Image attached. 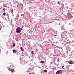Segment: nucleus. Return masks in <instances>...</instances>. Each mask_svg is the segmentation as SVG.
<instances>
[{"label":"nucleus","mask_w":74,"mask_h":74,"mask_svg":"<svg viewBox=\"0 0 74 74\" xmlns=\"http://www.w3.org/2000/svg\"><path fill=\"white\" fill-rule=\"evenodd\" d=\"M14 69H11V72H14Z\"/></svg>","instance_id":"obj_7"},{"label":"nucleus","mask_w":74,"mask_h":74,"mask_svg":"<svg viewBox=\"0 0 74 74\" xmlns=\"http://www.w3.org/2000/svg\"><path fill=\"white\" fill-rule=\"evenodd\" d=\"M32 74H34V73H33Z\"/></svg>","instance_id":"obj_24"},{"label":"nucleus","mask_w":74,"mask_h":74,"mask_svg":"<svg viewBox=\"0 0 74 74\" xmlns=\"http://www.w3.org/2000/svg\"><path fill=\"white\" fill-rule=\"evenodd\" d=\"M58 62L59 61V58H58Z\"/></svg>","instance_id":"obj_18"},{"label":"nucleus","mask_w":74,"mask_h":74,"mask_svg":"<svg viewBox=\"0 0 74 74\" xmlns=\"http://www.w3.org/2000/svg\"><path fill=\"white\" fill-rule=\"evenodd\" d=\"M33 51H32V52H31V53H32V54H33Z\"/></svg>","instance_id":"obj_15"},{"label":"nucleus","mask_w":74,"mask_h":74,"mask_svg":"<svg viewBox=\"0 0 74 74\" xmlns=\"http://www.w3.org/2000/svg\"><path fill=\"white\" fill-rule=\"evenodd\" d=\"M20 49H21L22 51H24V49H23V48L22 47H20Z\"/></svg>","instance_id":"obj_4"},{"label":"nucleus","mask_w":74,"mask_h":74,"mask_svg":"<svg viewBox=\"0 0 74 74\" xmlns=\"http://www.w3.org/2000/svg\"><path fill=\"white\" fill-rule=\"evenodd\" d=\"M68 63L69 64H73V61H68Z\"/></svg>","instance_id":"obj_3"},{"label":"nucleus","mask_w":74,"mask_h":74,"mask_svg":"<svg viewBox=\"0 0 74 74\" xmlns=\"http://www.w3.org/2000/svg\"><path fill=\"white\" fill-rule=\"evenodd\" d=\"M21 16H23V14H21Z\"/></svg>","instance_id":"obj_17"},{"label":"nucleus","mask_w":74,"mask_h":74,"mask_svg":"<svg viewBox=\"0 0 74 74\" xmlns=\"http://www.w3.org/2000/svg\"><path fill=\"white\" fill-rule=\"evenodd\" d=\"M6 6L5 5H4V7H5Z\"/></svg>","instance_id":"obj_20"},{"label":"nucleus","mask_w":74,"mask_h":74,"mask_svg":"<svg viewBox=\"0 0 74 74\" xmlns=\"http://www.w3.org/2000/svg\"><path fill=\"white\" fill-rule=\"evenodd\" d=\"M62 70H60V71H57L56 72V74H59L60 73H61ZM62 73V72L61 73Z\"/></svg>","instance_id":"obj_2"},{"label":"nucleus","mask_w":74,"mask_h":74,"mask_svg":"<svg viewBox=\"0 0 74 74\" xmlns=\"http://www.w3.org/2000/svg\"><path fill=\"white\" fill-rule=\"evenodd\" d=\"M9 71H10V70L9 69Z\"/></svg>","instance_id":"obj_22"},{"label":"nucleus","mask_w":74,"mask_h":74,"mask_svg":"<svg viewBox=\"0 0 74 74\" xmlns=\"http://www.w3.org/2000/svg\"><path fill=\"white\" fill-rule=\"evenodd\" d=\"M44 61H41L40 62V63H44Z\"/></svg>","instance_id":"obj_6"},{"label":"nucleus","mask_w":74,"mask_h":74,"mask_svg":"<svg viewBox=\"0 0 74 74\" xmlns=\"http://www.w3.org/2000/svg\"><path fill=\"white\" fill-rule=\"evenodd\" d=\"M31 68H30V67H29V68H28V70H31Z\"/></svg>","instance_id":"obj_12"},{"label":"nucleus","mask_w":74,"mask_h":74,"mask_svg":"<svg viewBox=\"0 0 74 74\" xmlns=\"http://www.w3.org/2000/svg\"><path fill=\"white\" fill-rule=\"evenodd\" d=\"M12 51L13 52V53H16V50L15 49L13 50H12Z\"/></svg>","instance_id":"obj_5"},{"label":"nucleus","mask_w":74,"mask_h":74,"mask_svg":"<svg viewBox=\"0 0 74 74\" xmlns=\"http://www.w3.org/2000/svg\"><path fill=\"white\" fill-rule=\"evenodd\" d=\"M1 28H2L1 27H0V31H1Z\"/></svg>","instance_id":"obj_14"},{"label":"nucleus","mask_w":74,"mask_h":74,"mask_svg":"<svg viewBox=\"0 0 74 74\" xmlns=\"http://www.w3.org/2000/svg\"><path fill=\"white\" fill-rule=\"evenodd\" d=\"M65 39H67L66 38H65Z\"/></svg>","instance_id":"obj_23"},{"label":"nucleus","mask_w":74,"mask_h":74,"mask_svg":"<svg viewBox=\"0 0 74 74\" xmlns=\"http://www.w3.org/2000/svg\"><path fill=\"white\" fill-rule=\"evenodd\" d=\"M13 73V72H12V73Z\"/></svg>","instance_id":"obj_25"},{"label":"nucleus","mask_w":74,"mask_h":74,"mask_svg":"<svg viewBox=\"0 0 74 74\" xmlns=\"http://www.w3.org/2000/svg\"><path fill=\"white\" fill-rule=\"evenodd\" d=\"M29 74H31V73H29Z\"/></svg>","instance_id":"obj_19"},{"label":"nucleus","mask_w":74,"mask_h":74,"mask_svg":"<svg viewBox=\"0 0 74 74\" xmlns=\"http://www.w3.org/2000/svg\"><path fill=\"white\" fill-rule=\"evenodd\" d=\"M6 15V13L5 12L4 13H3V15H4V16H5Z\"/></svg>","instance_id":"obj_10"},{"label":"nucleus","mask_w":74,"mask_h":74,"mask_svg":"<svg viewBox=\"0 0 74 74\" xmlns=\"http://www.w3.org/2000/svg\"><path fill=\"white\" fill-rule=\"evenodd\" d=\"M11 13H12L13 12V10H11Z\"/></svg>","instance_id":"obj_11"},{"label":"nucleus","mask_w":74,"mask_h":74,"mask_svg":"<svg viewBox=\"0 0 74 74\" xmlns=\"http://www.w3.org/2000/svg\"><path fill=\"white\" fill-rule=\"evenodd\" d=\"M15 45L14 43L13 42V47H15Z\"/></svg>","instance_id":"obj_8"},{"label":"nucleus","mask_w":74,"mask_h":74,"mask_svg":"<svg viewBox=\"0 0 74 74\" xmlns=\"http://www.w3.org/2000/svg\"><path fill=\"white\" fill-rule=\"evenodd\" d=\"M43 71H44V72H47V70H44Z\"/></svg>","instance_id":"obj_9"},{"label":"nucleus","mask_w":74,"mask_h":74,"mask_svg":"<svg viewBox=\"0 0 74 74\" xmlns=\"http://www.w3.org/2000/svg\"><path fill=\"white\" fill-rule=\"evenodd\" d=\"M59 4V3H58Z\"/></svg>","instance_id":"obj_26"},{"label":"nucleus","mask_w":74,"mask_h":74,"mask_svg":"<svg viewBox=\"0 0 74 74\" xmlns=\"http://www.w3.org/2000/svg\"><path fill=\"white\" fill-rule=\"evenodd\" d=\"M3 11H5V8H4L3 9Z\"/></svg>","instance_id":"obj_13"},{"label":"nucleus","mask_w":74,"mask_h":74,"mask_svg":"<svg viewBox=\"0 0 74 74\" xmlns=\"http://www.w3.org/2000/svg\"><path fill=\"white\" fill-rule=\"evenodd\" d=\"M16 32L17 33H20L21 32V30L19 27H18L16 28Z\"/></svg>","instance_id":"obj_1"},{"label":"nucleus","mask_w":74,"mask_h":74,"mask_svg":"<svg viewBox=\"0 0 74 74\" xmlns=\"http://www.w3.org/2000/svg\"><path fill=\"white\" fill-rule=\"evenodd\" d=\"M64 66H62V68H64Z\"/></svg>","instance_id":"obj_16"},{"label":"nucleus","mask_w":74,"mask_h":74,"mask_svg":"<svg viewBox=\"0 0 74 74\" xmlns=\"http://www.w3.org/2000/svg\"><path fill=\"white\" fill-rule=\"evenodd\" d=\"M59 3V1H58V3Z\"/></svg>","instance_id":"obj_21"}]
</instances>
